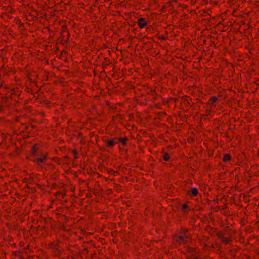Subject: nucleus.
<instances>
[{
	"instance_id": "1",
	"label": "nucleus",
	"mask_w": 259,
	"mask_h": 259,
	"mask_svg": "<svg viewBox=\"0 0 259 259\" xmlns=\"http://www.w3.org/2000/svg\"><path fill=\"white\" fill-rule=\"evenodd\" d=\"M41 156V157H35L33 160L38 165H40L41 163H43L46 158V156L42 155Z\"/></svg>"
},
{
	"instance_id": "2",
	"label": "nucleus",
	"mask_w": 259,
	"mask_h": 259,
	"mask_svg": "<svg viewBox=\"0 0 259 259\" xmlns=\"http://www.w3.org/2000/svg\"><path fill=\"white\" fill-rule=\"evenodd\" d=\"M139 25L141 28H143L146 25V22L144 18H140L139 20Z\"/></svg>"
},
{
	"instance_id": "3",
	"label": "nucleus",
	"mask_w": 259,
	"mask_h": 259,
	"mask_svg": "<svg viewBox=\"0 0 259 259\" xmlns=\"http://www.w3.org/2000/svg\"><path fill=\"white\" fill-rule=\"evenodd\" d=\"M198 190L195 188H193L192 189V190L189 192V194L190 195H192L193 196H197V194H198Z\"/></svg>"
},
{
	"instance_id": "4",
	"label": "nucleus",
	"mask_w": 259,
	"mask_h": 259,
	"mask_svg": "<svg viewBox=\"0 0 259 259\" xmlns=\"http://www.w3.org/2000/svg\"><path fill=\"white\" fill-rule=\"evenodd\" d=\"M116 142H115L113 140H109L106 141L107 145L110 147H113L115 144Z\"/></svg>"
},
{
	"instance_id": "5",
	"label": "nucleus",
	"mask_w": 259,
	"mask_h": 259,
	"mask_svg": "<svg viewBox=\"0 0 259 259\" xmlns=\"http://www.w3.org/2000/svg\"><path fill=\"white\" fill-rule=\"evenodd\" d=\"M162 158L164 160L168 161L169 159V156L168 153H164L163 154Z\"/></svg>"
},
{
	"instance_id": "6",
	"label": "nucleus",
	"mask_w": 259,
	"mask_h": 259,
	"mask_svg": "<svg viewBox=\"0 0 259 259\" xmlns=\"http://www.w3.org/2000/svg\"><path fill=\"white\" fill-rule=\"evenodd\" d=\"M119 141L123 144V145H125V143H126V139H122L121 138H120L119 139Z\"/></svg>"
},
{
	"instance_id": "7",
	"label": "nucleus",
	"mask_w": 259,
	"mask_h": 259,
	"mask_svg": "<svg viewBox=\"0 0 259 259\" xmlns=\"http://www.w3.org/2000/svg\"><path fill=\"white\" fill-rule=\"evenodd\" d=\"M188 207V205L187 204H183L182 206V209L183 211H184L185 209H186Z\"/></svg>"
},
{
	"instance_id": "8",
	"label": "nucleus",
	"mask_w": 259,
	"mask_h": 259,
	"mask_svg": "<svg viewBox=\"0 0 259 259\" xmlns=\"http://www.w3.org/2000/svg\"><path fill=\"white\" fill-rule=\"evenodd\" d=\"M179 240L180 241H184V240H185L184 236H180L179 237Z\"/></svg>"
},
{
	"instance_id": "9",
	"label": "nucleus",
	"mask_w": 259,
	"mask_h": 259,
	"mask_svg": "<svg viewBox=\"0 0 259 259\" xmlns=\"http://www.w3.org/2000/svg\"><path fill=\"white\" fill-rule=\"evenodd\" d=\"M35 147H33V154L34 155H36V151L35 149Z\"/></svg>"
},
{
	"instance_id": "10",
	"label": "nucleus",
	"mask_w": 259,
	"mask_h": 259,
	"mask_svg": "<svg viewBox=\"0 0 259 259\" xmlns=\"http://www.w3.org/2000/svg\"><path fill=\"white\" fill-rule=\"evenodd\" d=\"M212 99V102H215V101H216V100H217V98H215V97H213V98H212V99Z\"/></svg>"
},
{
	"instance_id": "11",
	"label": "nucleus",
	"mask_w": 259,
	"mask_h": 259,
	"mask_svg": "<svg viewBox=\"0 0 259 259\" xmlns=\"http://www.w3.org/2000/svg\"><path fill=\"white\" fill-rule=\"evenodd\" d=\"M224 160L226 161L227 160V154H225L224 155Z\"/></svg>"
},
{
	"instance_id": "12",
	"label": "nucleus",
	"mask_w": 259,
	"mask_h": 259,
	"mask_svg": "<svg viewBox=\"0 0 259 259\" xmlns=\"http://www.w3.org/2000/svg\"><path fill=\"white\" fill-rule=\"evenodd\" d=\"M227 157H228V161H229L231 159V156L229 154H228Z\"/></svg>"
},
{
	"instance_id": "13",
	"label": "nucleus",
	"mask_w": 259,
	"mask_h": 259,
	"mask_svg": "<svg viewBox=\"0 0 259 259\" xmlns=\"http://www.w3.org/2000/svg\"><path fill=\"white\" fill-rule=\"evenodd\" d=\"M229 232L228 231V240H227L228 243H229Z\"/></svg>"
}]
</instances>
